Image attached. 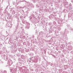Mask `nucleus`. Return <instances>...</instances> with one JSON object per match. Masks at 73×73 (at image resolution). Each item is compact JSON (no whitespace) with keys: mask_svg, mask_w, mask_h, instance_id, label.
I'll return each mask as SVG.
<instances>
[{"mask_svg":"<svg viewBox=\"0 0 73 73\" xmlns=\"http://www.w3.org/2000/svg\"><path fill=\"white\" fill-rule=\"evenodd\" d=\"M48 25L49 26L48 27V28L50 33H52V28L53 27V24L51 22H50L48 23Z\"/></svg>","mask_w":73,"mask_h":73,"instance_id":"1","label":"nucleus"},{"mask_svg":"<svg viewBox=\"0 0 73 73\" xmlns=\"http://www.w3.org/2000/svg\"><path fill=\"white\" fill-rule=\"evenodd\" d=\"M8 65L9 66H11L12 64V61L11 60H9L7 62Z\"/></svg>","mask_w":73,"mask_h":73,"instance_id":"2","label":"nucleus"},{"mask_svg":"<svg viewBox=\"0 0 73 73\" xmlns=\"http://www.w3.org/2000/svg\"><path fill=\"white\" fill-rule=\"evenodd\" d=\"M73 49V47L72 46L69 45L67 47V49L68 50H71Z\"/></svg>","mask_w":73,"mask_h":73,"instance_id":"3","label":"nucleus"},{"mask_svg":"<svg viewBox=\"0 0 73 73\" xmlns=\"http://www.w3.org/2000/svg\"><path fill=\"white\" fill-rule=\"evenodd\" d=\"M29 25H30V24L29 23H26V26L25 27V28L26 29H28L29 28Z\"/></svg>","mask_w":73,"mask_h":73,"instance_id":"4","label":"nucleus"},{"mask_svg":"<svg viewBox=\"0 0 73 73\" xmlns=\"http://www.w3.org/2000/svg\"><path fill=\"white\" fill-rule=\"evenodd\" d=\"M48 64L50 65L51 66H52V67H54V66H56V64H53L50 62L48 63Z\"/></svg>","mask_w":73,"mask_h":73,"instance_id":"5","label":"nucleus"},{"mask_svg":"<svg viewBox=\"0 0 73 73\" xmlns=\"http://www.w3.org/2000/svg\"><path fill=\"white\" fill-rule=\"evenodd\" d=\"M34 18L33 17H32V16H30V19L31 21H34Z\"/></svg>","mask_w":73,"mask_h":73,"instance_id":"6","label":"nucleus"},{"mask_svg":"<svg viewBox=\"0 0 73 73\" xmlns=\"http://www.w3.org/2000/svg\"><path fill=\"white\" fill-rule=\"evenodd\" d=\"M72 5L70 3V4L69 6L70 7L69 8V10H70V9H72L73 8V7L72 6Z\"/></svg>","mask_w":73,"mask_h":73,"instance_id":"7","label":"nucleus"},{"mask_svg":"<svg viewBox=\"0 0 73 73\" xmlns=\"http://www.w3.org/2000/svg\"><path fill=\"white\" fill-rule=\"evenodd\" d=\"M62 21L61 20H59L58 21V23L59 24H62Z\"/></svg>","mask_w":73,"mask_h":73,"instance_id":"8","label":"nucleus"},{"mask_svg":"<svg viewBox=\"0 0 73 73\" xmlns=\"http://www.w3.org/2000/svg\"><path fill=\"white\" fill-rule=\"evenodd\" d=\"M27 21L25 20H24L23 21H22V23L23 24H25L26 23L27 24Z\"/></svg>","mask_w":73,"mask_h":73,"instance_id":"9","label":"nucleus"},{"mask_svg":"<svg viewBox=\"0 0 73 73\" xmlns=\"http://www.w3.org/2000/svg\"><path fill=\"white\" fill-rule=\"evenodd\" d=\"M39 35H42L44 34V32L42 31H40L39 33Z\"/></svg>","mask_w":73,"mask_h":73,"instance_id":"10","label":"nucleus"},{"mask_svg":"<svg viewBox=\"0 0 73 73\" xmlns=\"http://www.w3.org/2000/svg\"><path fill=\"white\" fill-rule=\"evenodd\" d=\"M65 45H64V44H62L61 46V48H65Z\"/></svg>","mask_w":73,"mask_h":73,"instance_id":"11","label":"nucleus"},{"mask_svg":"<svg viewBox=\"0 0 73 73\" xmlns=\"http://www.w3.org/2000/svg\"><path fill=\"white\" fill-rule=\"evenodd\" d=\"M27 9L28 8L25 7H24L23 9H24V10H25L26 11H27Z\"/></svg>","mask_w":73,"mask_h":73,"instance_id":"12","label":"nucleus"},{"mask_svg":"<svg viewBox=\"0 0 73 73\" xmlns=\"http://www.w3.org/2000/svg\"><path fill=\"white\" fill-rule=\"evenodd\" d=\"M69 31H70V30L68 29H65V32H69Z\"/></svg>","mask_w":73,"mask_h":73,"instance_id":"13","label":"nucleus"},{"mask_svg":"<svg viewBox=\"0 0 73 73\" xmlns=\"http://www.w3.org/2000/svg\"><path fill=\"white\" fill-rule=\"evenodd\" d=\"M16 29H19V25H17L15 27Z\"/></svg>","mask_w":73,"mask_h":73,"instance_id":"14","label":"nucleus"},{"mask_svg":"<svg viewBox=\"0 0 73 73\" xmlns=\"http://www.w3.org/2000/svg\"><path fill=\"white\" fill-rule=\"evenodd\" d=\"M64 5H68V2H66L64 4Z\"/></svg>","mask_w":73,"mask_h":73,"instance_id":"15","label":"nucleus"},{"mask_svg":"<svg viewBox=\"0 0 73 73\" xmlns=\"http://www.w3.org/2000/svg\"><path fill=\"white\" fill-rule=\"evenodd\" d=\"M56 30H57V28H56L55 27H53V31H56Z\"/></svg>","mask_w":73,"mask_h":73,"instance_id":"16","label":"nucleus"},{"mask_svg":"<svg viewBox=\"0 0 73 73\" xmlns=\"http://www.w3.org/2000/svg\"><path fill=\"white\" fill-rule=\"evenodd\" d=\"M49 18L50 19H51L52 18V15H51L49 17Z\"/></svg>","mask_w":73,"mask_h":73,"instance_id":"17","label":"nucleus"},{"mask_svg":"<svg viewBox=\"0 0 73 73\" xmlns=\"http://www.w3.org/2000/svg\"><path fill=\"white\" fill-rule=\"evenodd\" d=\"M21 50V48H19L18 49V51L20 52Z\"/></svg>","mask_w":73,"mask_h":73,"instance_id":"18","label":"nucleus"},{"mask_svg":"<svg viewBox=\"0 0 73 73\" xmlns=\"http://www.w3.org/2000/svg\"><path fill=\"white\" fill-rule=\"evenodd\" d=\"M21 33L22 35H24V34H25V32L24 31H22L21 32Z\"/></svg>","mask_w":73,"mask_h":73,"instance_id":"19","label":"nucleus"},{"mask_svg":"<svg viewBox=\"0 0 73 73\" xmlns=\"http://www.w3.org/2000/svg\"><path fill=\"white\" fill-rule=\"evenodd\" d=\"M2 57L3 58H5V55H2Z\"/></svg>","mask_w":73,"mask_h":73,"instance_id":"20","label":"nucleus"},{"mask_svg":"<svg viewBox=\"0 0 73 73\" xmlns=\"http://www.w3.org/2000/svg\"><path fill=\"white\" fill-rule=\"evenodd\" d=\"M13 5H15L16 4V3L15 2H13Z\"/></svg>","mask_w":73,"mask_h":73,"instance_id":"21","label":"nucleus"},{"mask_svg":"<svg viewBox=\"0 0 73 73\" xmlns=\"http://www.w3.org/2000/svg\"><path fill=\"white\" fill-rule=\"evenodd\" d=\"M61 29V28L60 27H59L58 28V30H59V31H60Z\"/></svg>","mask_w":73,"mask_h":73,"instance_id":"22","label":"nucleus"},{"mask_svg":"<svg viewBox=\"0 0 73 73\" xmlns=\"http://www.w3.org/2000/svg\"><path fill=\"white\" fill-rule=\"evenodd\" d=\"M26 13L27 15H28V13H29V12L28 11H27Z\"/></svg>","mask_w":73,"mask_h":73,"instance_id":"23","label":"nucleus"},{"mask_svg":"<svg viewBox=\"0 0 73 73\" xmlns=\"http://www.w3.org/2000/svg\"><path fill=\"white\" fill-rule=\"evenodd\" d=\"M68 44L70 45H71V44H72V42H71V41H70V42H68Z\"/></svg>","mask_w":73,"mask_h":73,"instance_id":"24","label":"nucleus"},{"mask_svg":"<svg viewBox=\"0 0 73 73\" xmlns=\"http://www.w3.org/2000/svg\"><path fill=\"white\" fill-rule=\"evenodd\" d=\"M8 17H10V16H11V15H10V14L9 13H8Z\"/></svg>","mask_w":73,"mask_h":73,"instance_id":"25","label":"nucleus"},{"mask_svg":"<svg viewBox=\"0 0 73 73\" xmlns=\"http://www.w3.org/2000/svg\"><path fill=\"white\" fill-rule=\"evenodd\" d=\"M3 73H7V71L4 70L3 72Z\"/></svg>","mask_w":73,"mask_h":73,"instance_id":"26","label":"nucleus"},{"mask_svg":"<svg viewBox=\"0 0 73 73\" xmlns=\"http://www.w3.org/2000/svg\"><path fill=\"white\" fill-rule=\"evenodd\" d=\"M71 31H73V28L71 27Z\"/></svg>","mask_w":73,"mask_h":73,"instance_id":"27","label":"nucleus"},{"mask_svg":"<svg viewBox=\"0 0 73 73\" xmlns=\"http://www.w3.org/2000/svg\"><path fill=\"white\" fill-rule=\"evenodd\" d=\"M15 12L14 11H13L12 12V14H13V15H14V14H15Z\"/></svg>","mask_w":73,"mask_h":73,"instance_id":"28","label":"nucleus"},{"mask_svg":"<svg viewBox=\"0 0 73 73\" xmlns=\"http://www.w3.org/2000/svg\"><path fill=\"white\" fill-rule=\"evenodd\" d=\"M71 44H72V45H73V42L71 41Z\"/></svg>","mask_w":73,"mask_h":73,"instance_id":"29","label":"nucleus"},{"mask_svg":"<svg viewBox=\"0 0 73 73\" xmlns=\"http://www.w3.org/2000/svg\"><path fill=\"white\" fill-rule=\"evenodd\" d=\"M60 34L59 35H61V34H62V32H60Z\"/></svg>","mask_w":73,"mask_h":73,"instance_id":"30","label":"nucleus"},{"mask_svg":"<svg viewBox=\"0 0 73 73\" xmlns=\"http://www.w3.org/2000/svg\"><path fill=\"white\" fill-rule=\"evenodd\" d=\"M53 57H54V58H56V56H55L54 55H53Z\"/></svg>","mask_w":73,"mask_h":73,"instance_id":"31","label":"nucleus"},{"mask_svg":"<svg viewBox=\"0 0 73 73\" xmlns=\"http://www.w3.org/2000/svg\"><path fill=\"white\" fill-rule=\"evenodd\" d=\"M63 25H62H62H60V27H62Z\"/></svg>","mask_w":73,"mask_h":73,"instance_id":"32","label":"nucleus"},{"mask_svg":"<svg viewBox=\"0 0 73 73\" xmlns=\"http://www.w3.org/2000/svg\"><path fill=\"white\" fill-rule=\"evenodd\" d=\"M66 35V32L64 33V35Z\"/></svg>","mask_w":73,"mask_h":73,"instance_id":"33","label":"nucleus"},{"mask_svg":"<svg viewBox=\"0 0 73 73\" xmlns=\"http://www.w3.org/2000/svg\"><path fill=\"white\" fill-rule=\"evenodd\" d=\"M71 1L72 3H73V0H71Z\"/></svg>","mask_w":73,"mask_h":73,"instance_id":"34","label":"nucleus"},{"mask_svg":"<svg viewBox=\"0 0 73 73\" xmlns=\"http://www.w3.org/2000/svg\"><path fill=\"white\" fill-rule=\"evenodd\" d=\"M54 24H56V22H54Z\"/></svg>","mask_w":73,"mask_h":73,"instance_id":"35","label":"nucleus"},{"mask_svg":"<svg viewBox=\"0 0 73 73\" xmlns=\"http://www.w3.org/2000/svg\"><path fill=\"white\" fill-rule=\"evenodd\" d=\"M36 7H37L38 8V6L37 5H36Z\"/></svg>","mask_w":73,"mask_h":73,"instance_id":"36","label":"nucleus"},{"mask_svg":"<svg viewBox=\"0 0 73 73\" xmlns=\"http://www.w3.org/2000/svg\"><path fill=\"white\" fill-rule=\"evenodd\" d=\"M14 17H16V16L15 15L14 16Z\"/></svg>","mask_w":73,"mask_h":73,"instance_id":"37","label":"nucleus"},{"mask_svg":"<svg viewBox=\"0 0 73 73\" xmlns=\"http://www.w3.org/2000/svg\"><path fill=\"white\" fill-rule=\"evenodd\" d=\"M58 33H59L58 31H57V33L58 34Z\"/></svg>","mask_w":73,"mask_h":73,"instance_id":"38","label":"nucleus"},{"mask_svg":"<svg viewBox=\"0 0 73 73\" xmlns=\"http://www.w3.org/2000/svg\"><path fill=\"white\" fill-rule=\"evenodd\" d=\"M22 11H23V12H24V10H22Z\"/></svg>","mask_w":73,"mask_h":73,"instance_id":"39","label":"nucleus"},{"mask_svg":"<svg viewBox=\"0 0 73 73\" xmlns=\"http://www.w3.org/2000/svg\"><path fill=\"white\" fill-rule=\"evenodd\" d=\"M28 9V11H29V8Z\"/></svg>","mask_w":73,"mask_h":73,"instance_id":"40","label":"nucleus"},{"mask_svg":"<svg viewBox=\"0 0 73 73\" xmlns=\"http://www.w3.org/2000/svg\"><path fill=\"white\" fill-rule=\"evenodd\" d=\"M46 53V51H44V53Z\"/></svg>","mask_w":73,"mask_h":73,"instance_id":"41","label":"nucleus"},{"mask_svg":"<svg viewBox=\"0 0 73 73\" xmlns=\"http://www.w3.org/2000/svg\"><path fill=\"white\" fill-rule=\"evenodd\" d=\"M8 6H7V7L6 8H8Z\"/></svg>","mask_w":73,"mask_h":73,"instance_id":"42","label":"nucleus"},{"mask_svg":"<svg viewBox=\"0 0 73 73\" xmlns=\"http://www.w3.org/2000/svg\"><path fill=\"white\" fill-rule=\"evenodd\" d=\"M17 3V0H16Z\"/></svg>","mask_w":73,"mask_h":73,"instance_id":"43","label":"nucleus"},{"mask_svg":"<svg viewBox=\"0 0 73 73\" xmlns=\"http://www.w3.org/2000/svg\"><path fill=\"white\" fill-rule=\"evenodd\" d=\"M6 59H7V58H7V57H6Z\"/></svg>","mask_w":73,"mask_h":73,"instance_id":"44","label":"nucleus"},{"mask_svg":"<svg viewBox=\"0 0 73 73\" xmlns=\"http://www.w3.org/2000/svg\"><path fill=\"white\" fill-rule=\"evenodd\" d=\"M2 62V63H3V62Z\"/></svg>","mask_w":73,"mask_h":73,"instance_id":"45","label":"nucleus"},{"mask_svg":"<svg viewBox=\"0 0 73 73\" xmlns=\"http://www.w3.org/2000/svg\"><path fill=\"white\" fill-rule=\"evenodd\" d=\"M52 5H51V7H52Z\"/></svg>","mask_w":73,"mask_h":73,"instance_id":"46","label":"nucleus"},{"mask_svg":"<svg viewBox=\"0 0 73 73\" xmlns=\"http://www.w3.org/2000/svg\"><path fill=\"white\" fill-rule=\"evenodd\" d=\"M30 60H31V58H30Z\"/></svg>","mask_w":73,"mask_h":73,"instance_id":"47","label":"nucleus"},{"mask_svg":"<svg viewBox=\"0 0 73 73\" xmlns=\"http://www.w3.org/2000/svg\"><path fill=\"white\" fill-rule=\"evenodd\" d=\"M12 9H11V11H12Z\"/></svg>","mask_w":73,"mask_h":73,"instance_id":"48","label":"nucleus"},{"mask_svg":"<svg viewBox=\"0 0 73 73\" xmlns=\"http://www.w3.org/2000/svg\"><path fill=\"white\" fill-rule=\"evenodd\" d=\"M17 38V39H18V38Z\"/></svg>","mask_w":73,"mask_h":73,"instance_id":"49","label":"nucleus"},{"mask_svg":"<svg viewBox=\"0 0 73 73\" xmlns=\"http://www.w3.org/2000/svg\"><path fill=\"white\" fill-rule=\"evenodd\" d=\"M25 1V2H26V1Z\"/></svg>","mask_w":73,"mask_h":73,"instance_id":"50","label":"nucleus"},{"mask_svg":"<svg viewBox=\"0 0 73 73\" xmlns=\"http://www.w3.org/2000/svg\"><path fill=\"white\" fill-rule=\"evenodd\" d=\"M36 12H35V13H36Z\"/></svg>","mask_w":73,"mask_h":73,"instance_id":"51","label":"nucleus"},{"mask_svg":"<svg viewBox=\"0 0 73 73\" xmlns=\"http://www.w3.org/2000/svg\"><path fill=\"white\" fill-rule=\"evenodd\" d=\"M7 33V31H6Z\"/></svg>","mask_w":73,"mask_h":73,"instance_id":"52","label":"nucleus"},{"mask_svg":"<svg viewBox=\"0 0 73 73\" xmlns=\"http://www.w3.org/2000/svg\"><path fill=\"white\" fill-rule=\"evenodd\" d=\"M2 1H3V0H2Z\"/></svg>","mask_w":73,"mask_h":73,"instance_id":"53","label":"nucleus"},{"mask_svg":"<svg viewBox=\"0 0 73 73\" xmlns=\"http://www.w3.org/2000/svg\"><path fill=\"white\" fill-rule=\"evenodd\" d=\"M37 32H36V33H37Z\"/></svg>","mask_w":73,"mask_h":73,"instance_id":"54","label":"nucleus"},{"mask_svg":"<svg viewBox=\"0 0 73 73\" xmlns=\"http://www.w3.org/2000/svg\"><path fill=\"white\" fill-rule=\"evenodd\" d=\"M0 45H1V44H0Z\"/></svg>","mask_w":73,"mask_h":73,"instance_id":"55","label":"nucleus"},{"mask_svg":"<svg viewBox=\"0 0 73 73\" xmlns=\"http://www.w3.org/2000/svg\"><path fill=\"white\" fill-rule=\"evenodd\" d=\"M21 52H22V50L21 51Z\"/></svg>","mask_w":73,"mask_h":73,"instance_id":"56","label":"nucleus"},{"mask_svg":"<svg viewBox=\"0 0 73 73\" xmlns=\"http://www.w3.org/2000/svg\"><path fill=\"white\" fill-rule=\"evenodd\" d=\"M68 17H69V15H68Z\"/></svg>","mask_w":73,"mask_h":73,"instance_id":"57","label":"nucleus"}]
</instances>
